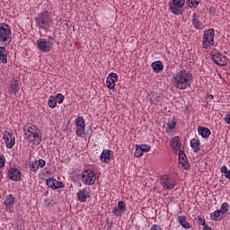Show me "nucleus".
Returning a JSON list of instances; mask_svg holds the SVG:
<instances>
[{
    "label": "nucleus",
    "instance_id": "nucleus-1",
    "mask_svg": "<svg viewBox=\"0 0 230 230\" xmlns=\"http://www.w3.org/2000/svg\"><path fill=\"white\" fill-rule=\"evenodd\" d=\"M191 80H193V75L188 70L179 71L172 76L174 87L182 91L191 87Z\"/></svg>",
    "mask_w": 230,
    "mask_h": 230
},
{
    "label": "nucleus",
    "instance_id": "nucleus-2",
    "mask_svg": "<svg viewBox=\"0 0 230 230\" xmlns=\"http://www.w3.org/2000/svg\"><path fill=\"white\" fill-rule=\"evenodd\" d=\"M25 139L33 141L34 145H40L42 142V136H40V129L37 128V126L33 124H28L24 127Z\"/></svg>",
    "mask_w": 230,
    "mask_h": 230
},
{
    "label": "nucleus",
    "instance_id": "nucleus-3",
    "mask_svg": "<svg viewBox=\"0 0 230 230\" xmlns=\"http://www.w3.org/2000/svg\"><path fill=\"white\" fill-rule=\"evenodd\" d=\"M35 21L36 26L39 28V30L48 31L49 29V22H51V13L43 11L37 15Z\"/></svg>",
    "mask_w": 230,
    "mask_h": 230
},
{
    "label": "nucleus",
    "instance_id": "nucleus-4",
    "mask_svg": "<svg viewBox=\"0 0 230 230\" xmlns=\"http://www.w3.org/2000/svg\"><path fill=\"white\" fill-rule=\"evenodd\" d=\"M186 4V0H172L169 4V8L173 15H182V8Z\"/></svg>",
    "mask_w": 230,
    "mask_h": 230
},
{
    "label": "nucleus",
    "instance_id": "nucleus-5",
    "mask_svg": "<svg viewBox=\"0 0 230 230\" xmlns=\"http://www.w3.org/2000/svg\"><path fill=\"white\" fill-rule=\"evenodd\" d=\"M215 44V30L208 29L205 31L203 36V48L208 49V48H211Z\"/></svg>",
    "mask_w": 230,
    "mask_h": 230
},
{
    "label": "nucleus",
    "instance_id": "nucleus-6",
    "mask_svg": "<svg viewBox=\"0 0 230 230\" xmlns=\"http://www.w3.org/2000/svg\"><path fill=\"white\" fill-rule=\"evenodd\" d=\"M12 39V30L10 26L6 23H2L0 25V42H6Z\"/></svg>",
    "mask_w": 230,
    "mask_h": 230
},
{
    "label": "nucleus",
    "instance_id": "nucleus-7",
    "mask_svg": "<svg viewBox=\"0 0 230 230\" xmlns=\"http://www.w3.org/2000/svg\"><path fill=\"white\" fill-rule=\"evenodd\" d=\"M164 190H173L175 188V179L170 176V174H164L160 179Z\"/></svg>",
    "mask_w": 230,
    "mask_h": 230
},
{
    "label": "nucleus",
    "instance_id": "nucleus-8",
    "mask_svg": "<svg viewBox=\"0 0 230 230\" xmlns=\"http://www.w3.org/2000/svg\"><path fill=\"white\" fill-rule=\"evenodd\" d=\"M38 49L42 51V53H49L51 51V48H53V44L51 41H48L46 39H39L37 40Z\"/></svg>",
    "mask_w": 230,
    "mask_h": 230
},
{
    "label": "nucleus",
    "instance_id": "nucleus-9",
    "mask_svg": "<svg viewBox=\"0 0 230 230\" xmlns=\"http://www.w3.org/2000/svg\"><path fill=\"white\" fill-rule=\"evenodd\" d=\"M96 177V173L93 172L92 170H86L82 174V181L84 182V184L91 186L95 182L94 178Z\"/></svg>",
    "mask_w": 230,
    "mask_h": 230
},
{
    "label": "nucleus",
    "instance_id": "nucleus-10",
    "mask_svg": "<svg viewBox=\"0 0 230 230\" xmlns=\"http://www.w3.org/2000/svg\"><path fill=\"white\" fill-rule=\"evenodd\" d=\"M212 60L217 64V66H227V58L220 52L213 54Z\"/></svg>",
    "mask_w": 230,
    "mask_h": 230
},
{
    "label": "nucleus",
    "instance_id": "nucleus-11",
    "mask_svg": "<svg viewBox=\"0 0 230 230\" xmlns=\"http://www.w3.org/2000/svg\"><path fill=\"white\" fill-rule=\"evenodd\" d=\"M87 199H91V190L89 188H84L77 192L79 202H86Z\"/></svg>",
    "mask_w": 230,
    "mask_h": 230
},
{
    "label": "nucleus",
    "instance_id": "nucleus-12",
    "mask_svg": "<svg viewBox=\"0 0 230 230\" xmlns=\"http://www.w3.org/2000/svg\"><path fill=\"white\" fill-rule=\"evenodd\" d=\"M7 175L11 181H21V171L17 168H11L8 170Z\"/></svg>",
    "mask_w": 230,
    "mask_h": 230
},
{
    "label": "nucleus",
    "instance_id": "nucleus-13",
    "mask_svg": "<svg viewBox=\"0 0 230 230\" xmlns=\"http://www.w3.org/2000/svg\"><path fill=\"white\" fill-rule=\"evenodd\" d=\"M117 80H118V74H116V73L109 74L107 80H106L108 89H114V87H116Z\"/></svg>",
    "mask_w": 230,
    "mask_h": 230
},
{
    "label": "nucleus",
    "instance_id": "nucleus-14",
    "mask_svg": "<svg viewBox=\"0 0 230 230\" xmlns=\"http://www.w3.org/2000/svg\"><path fill=\"white\" fill-rule=\"evenodd\" d=\"M112 155H114L112 150L104 149L101 154L100 160L102 163H111V157Z\"/></svg>",
    "mask_w": 230,
    "mask_h": 230
},
{
    "label": "nucleus",
    "instance_id": "nucleus-15",
    "mask_svg": "<svg viewBox=\"0 0 230 230\" xmlns=\"http://www.w3.org/2000/svg\"><path fill=\"white\" fill-rule=\"evenodd\" d=\"M19 89H21V85L19 84V80L17 79L12 80L9 84V93L11 94H17V93H19Z\"/></svg>",
    "mask_w": 230,
    "mask_h": 230
},
{
    "label": "nucleus",
    "instance_id": "nucleus-16",
    "mask_svg": "<svg viewBox=\"0 0 230 230\" xmlns=\"http://www.w3.org/2000/svg\"><path fill=\"white\" fill-rule=\"evenodd\" d=\"M4 139L6 143L7 148H13V145H15V137H13V134L7 133L4 135Z\"/></svg>",
    "mask_w": 230,
    "mask_h": 230
},
{
    "label": "nucleus",
    "instance_id": "nucleus-17",
    "mask_svg": "<svg viewBox=\"0 0 230 230\" xmlns=\"http://www.w3.org/2000/svg\"><path fill=\"white\" fill-rule=\"evenodd\" d=\"M225 217H226V214H224V212H222V210L220 209H217L210 214V218L214 222H218L219 220L224 219Z\"/></svg>",
    "mask_w": 230,
    "mask_h": 230
},
{
    "label": "nucleus",
    "instance_id": "nucleus-18",
    "mask_svg": "<svg viewBox=\"0 0 230 230\" xmlns=\"http://www.w3.org/2000/svg\"><path fill=\"white\" fill-rule=\"evenodd\" d=\"M171 146L175 152L181 151V146H182L181 138H179V137H173L171 140Z\"/></svg>",
    "mask_w": 230,
    "mask_h": 230
},
{
    "label": "nucleus",
    "instance_id": "nucleus-19",
    "mask_svg": "<svg viewBox=\"0 0 230 230\" xmlns=\"http://www.w3.org/2000/svg\"><path fill=\"white\" fill-rule=\"evenodd\" d=\"M192 26L196 30H202V22H200V16L194 13L192 15Z\"/></svg>",
    "mask_w": 230,
    "mask_h": 230
},
{
    "label": "nucleus",
    "instance_id": "nucleus-20",
    "mask_svg": "<svg viewBox=\"0 0 230 230\" xmlns=\"http://www.w3.org/2000/svg\"><path fill=\"white\" fill-rule=\"evenodd\" d=\"M177 221L183 229H190L191 226L188 223L186 216H179Z\"/></svg>",
    "mask_w": 230,
    "mask_h": 230
},
{
    "label": "nucleus",
    "instance_id": "nucleus-21",
    "mask_svg": "<svg viewBox=\"0 0 230 230\" xmlns=\"http://www.w3.org/2000/svg\"><path fill=\"white\" fill-rule=\"evenodd\" d=\"M198 132H199V135L204 138L209 137V136H211V130H209V128L202 127V126L198 127Z\"/></svg>",
    "mask_w": 230,
    "mask_h": 230
},
{
    "label": "nucleus",
    "instance_id": "nucleus-22",
    "mask_svg": "<svg viewBox=\"0 0 230 230\" xmlns=\"http://www.w3.org/2000/svg\"><path fill=\"white\" fill-rule=\"evenodd\" d=\"M190 146L194 150L195 154L200 152V140L197 138L190 139Z\"/></svg>",
    "mask_w": 230,
    "mask_h": 230
},
{
    "label": "nucleus",
    "instance_id": "nucleus-23",
    "mask_svg": "<svg viewBox=\"0 0 230 230\" xmlns=\"http://www.w3.org/2000/svg\"><path fill=\"white\" fill-rule=\"evenodd\" d=\"M151 66L154 69L155 73H161V71L164 69V65H163L161 61L153 62Z\"/></svg>",
    "mask_w": 230,
    "mask_h": 230
},
{
    "label": "nucleus",
    "instance_id": "nucleus-24",
    "mask_svg": "<svg viewBox=\"0 0 230 230\" xmlns=\"http://www.w3.org/2000/svg\"><path fill=\"white\" fill-rule=\"evenodd\" d=\"M13 204H15V197H13L12 194L7 195L4 201V206L8 208V206H13Z\"/></svg>",
    "mask_w": 230,
    "mask_h": 230
},
{
    "label": "nucleus",
    "instance_id": "nucleus-25",
    "mask_svg": "<svg viewBox=\"0 0 230 230\" xmlns=\"http://www.w3.org/2000/svg\"><path fill=\"white\" fill-rule=\"evenodd\" d=\"M75 125L77 128H85V120L84 119V117H77L75 119Z\"/></svg>",
    "mask_w": 230,
    "mask_h": 230
},
{
    "label": "nucleus",
    "instance_id": "nucleus-26",
    "mask_svg": "<svg viewBox=\"0 0 230 230\" xmlns=\"http://www.w3.org/2000/svg\"><path fill=\"white\" fill-rule=\"evenodd\" d=\"M186 4L189 6V8H197L199 4V0H187Z\"/></svg>",
    "mask_w": 230,
    "mask_h": 230
},
{
    "label": "nucleus",
    "instance_id": "nucleus-27",
    "mask_svg": "<svg viewBox=\"0 0 230 230\" xmlns=\"http://www.w3.org/2000/svg\"><path fill=\"white\" fill-rule=\"evenodd\" d=\"M150 102L153 103V105H157V103H161V95H158V94L152 95Z\"/></svg>",
    "mask_w": 230,
    "mask_h": 230
},
{
    "label": "nucleus",
    "instance_id": "nucleus-28",
    "mask_svg": "<svg viewBox=\"0 0 230 230\" xmlns=\"http://www.w3.org/2000/svg\"><path fill=\"white\" fill-rule=\"evenodd\" d=\"M179 163L184 170H190V168H191V164H190V161L188 159L183 161L180 160Z\"/></svg>",
    "mask_w": 230,
    "mask_h": 230
},
{
    "label": "nucleus",
    "instance_id": "nucleus-29",
    "mask_svg": "<svg viewBox=\"0 0 230 230\" xmlns=\"http://www.w3.org/2000/svg\"><path fill=\"white\" fill-rule=\"evenodd\" d=\"M118 209H119L122 213L127 211V204L125 203V201L120 200L118 202Z\"/></svg>",
    "mask_w": 230,
    "mask_h": 230
},
{
    "label": "nucleus",
    "instance_id": "nucleus-30",
    "mask_svg": "<svg viewBox=\"0 0 230 230\" xmlns=\"http://www.w3.org/2000/svg\"><path fill=\"white\" fill-rule=\"evenodd\" d=\"M48 105L50 107V109H55V107H57V100L55 97L50 96V100H49Z\"/></svg>",
    "mask_w": 230,
    "mask_h": 230
},
{
    "label": "nucleus",
    "instance_id": "nucleus-31",
    "mask_svg": "<svg viewBox=\"0 0 230 230\" xmlns=\"http://www.w3.org/2000/svg\"><path fill=\"white\" fill-rule=\"evenodd\" d=\"M221 211V213H223L224 215H226V213H227V211H229V203L227 202H224L221 205V208L219 209Z\"/></svg>",
    "mask_w": 230,
    "mask_h": 230
},
{
    "label": "nucleus",
    "instance_id": "nucleus-32",
    "mask_svg": "<svg viewBox=\"0 0 230 230\" xmlns=\"http://www.w3.org/2000/svg\"><path fill=\"white\" fill-rule=\"evenodd\" d=\"M66 186L62 181L54 180V187L53 190H59V188H64Z\"/></svg>",
    "mask_w": 230,
    "mask_h": 230
},
{
    "label": "nucleus",
    "instance_id": "nucleus-33",
    "mask_svg": "<svg viewBox=\"0 0 230 230\" xmlns=\"http://www.w3.org/2000/svg\"><path fill=\"white\" fill-rule=\"evenodd\" d=\"M46 184H47V186H49V188H51L53 190V188L55 186V179H53V178L47 179Z\"/></svg>",
    "mask_w": 230,
    "mask_h": 230
},
{
    "label": "nucleus",
    "instance_id": "nucleus-34",
    "mask_svg": "<svg viewBox=\"0 0 230 230\" xmlns=\"http://www.w3.org/2000/svg\"><path fill=\"white\" fill-rule=\"evenodd\" d=\"M135 157H143V151L137 145L136 146Z\"/></svg>",
    "mask_w": 230,
    "mask_h": 230
},
{
    "label": "nucleus",
    "instance_id": "nucleus-35",
    "mask_svg": "<svg viewBox=\"0 0 230 230\" xmlns=\"http://www.w3.org/2000/svg\"><path fill=\"white\" fill-rule=\"evenodd\" d=\"M112 213L115 217H121V215L123 214L122 210H120L119 208H118V207H114L112 209Z\"/></svg>",
    "mask_w": 230,
    "mask_h": 230
},
{
    "label": "nucleus",
    "instance_id": "nucleus-36",
    "mask_svg": "<svg viewBox=\"0 0 230 230\" xmlns=\"http://www.w3.org/2000/svg\"><path fill=\"white\" fill-rule=\"evenodd\" d=\"M188 159V156H186V153H184L183 150L179 151V161H185Z\"/></svg>",
    "mask_w": 230,
    "mask_h": 230
},
{
    "label": "nucleus",
    "instance_id": "nucleus-37",
    "mask_svg": "<svg viewBox=\"0 0 230 230\" xmlns=\"http://www.w3.org/2000/svg\"><path fill=\"white\" fill-rule=\"evenodd\" d=\"M31 172H37L39 170V165L37 164V161L31 162L30 164Z\"/></svg>",
    "mask_w": 230,
    "mask_h": 230
},
{
    "label": "nucleus",
    "instance_id": "nucleus-38",
    "mask_svg": "<svg viewBox=\"0 0 230 230\" xmlns=\"http://www.w3.org/2000/svg\"><path fill=\"white\" fill-rule=\"evenodd\" d=\"M56 103H62L64 102V96L62 93H58L55 97Z\"/></svg>",
    "mask_w": 230,
    "mask_h": 230
},
{
    "label": "nucleus",
    "instance_id": "nucleus-39",
    "mask_svg": "<svg viewBox=\"0 0 230 230\" xmlns=\"http://www.w3.org/2000/svg\"><path fill=\"white\" fill-rule=\"evenodd\" d=\"M197 219V224L199 226H206V219L202 218L200 216H198Z\"/></svg>",
    "mask_w": 230,
    "mask_h": 230
},
{
    "label": "nucleus",
    "instance_id": "nucleus-40",
    "mask_svg": "<svg viewBox=\"0 0 230 230\" xmlns=\"http://www.w3.org/2000/svg\"><path fill=\"white\" fill-rule=\"evenodd\" d=\"M140 147V150H142V153L145 154V152H150V146L148 145H141L138 146Z\"/></svg>",
    "mask_w": 230,
    "mask_h": 230
},
{
    "label": "nucleus",
    "instance_id": "nucleus-41",
    "mask_svg": "<svg viewBox=\"0 0 230 230\" xmlns=\"http://www.w3.org/2000/svg\"><path fill=\"white\" fill-rule=\"evenodd\" d=\"M76 136H84L85 134V128H77L75 131Z\"/></svg>",
    "mask_w": 230,
    "mask_h": 230
},
{
    "label": "nucleus",
    "instance_id": "nucleus-42",
    "mask_svg": "<svg viewBox=\"0 0 230 230\" xmlns=\"http://www.w3.org/2000/svg\"><path fill=\"white\" fill-rule=\"evenodd\" d=\"M175 127H177L176 121H172V122L167 123V128H169V130H173V128H175Z\"/></svg>",
    "mask_w": 230,
    "mask_h": 230
},
{
    "label": "nucleus",
    "instance_id": "nucleus-43",
    "mask_svg": "<svg viewBox=\"0 0 230 230\" xmlns=\"http://www.w3.org/2000/svg\"><path fill=\"white\" fill-rule=\"evenodd\" d=\"M46 166V161L44 159H40L38 161V168H44Z\"/></svg>",
    "mask_w": 230,
    "mask_h": 230
},
{
    "label": "nucleus",
    "instance_id": "nucleus-44",
    "mask_svg": "<svg viewBox=\"0 0 230 230\" xmlns=\"http://www.w3.org/2000/svg\"><path fill=\"white\" fill-rule=\"evenodd\" d=\"M0 60L3 64H6L8 62V59L6 58V54L0 56Z\"/></svg>",
    "mask_w": 230,
    "mask_h": 230
},
{
    "label": "nucleus",
    "instance_id": "nucleus-45",
    "mask_svg": "<svg viewBox=\"0 0 230 230\" xmlns=\"http://www.w3.org/2000/svg\"><path fill=\"white\" fill-rule=\"evenodd\" d=\"M5 163H6V161L4 160V158L0 156V170H1V168H4Z\"/></svg>",
    "mask_w": 230,
    "mask_h": 230
},
{
    "label": "nucleus",
    "instance_id": "nucleus-46",
    "mask_svg": "<svg viewBox=\"0 0 230 230\" xmlns=\"http://www.w3.org/2000/svg\"><path fill=\"white\" fill-rule=\"evenodd\" d=\"M3 55H6V48L0 47V57Z\"/></svg>",
    "mask_w": 230,
    "mask_h": 230
},
{
    "label": "nucleus",
    "instance_id": "nucleus-47",
    "mask_svg": "<svg viewBox=\"0 0 230 230\" xmlns=\"http://www.w3.org/2000/svg\"><path fill=\"white\" fill-rule=\"evenodd\" d=\"M228 171H229V170H227V166L223 165V166L221 167V173H225V175H226Z\"/></svg>",
    "mask_w": 230,
    "mask_h": 230
},
{
    "label": "nucleus",
    "instance_id": "nucleus-48",
    "mask_svg": "<svg viewBox=\"0 0 230 230\" xmlns=\"http://www.w3.org/2000/svg\"><path fill=\"white\" fill-rule=\"evenodd\" d=\"M225 121H226V123H227V125H230V114L226 115L225 117Z\"/></svg>",
    "mask_w": 230,
    "mask_h": 230
},
{
    "label": "nucleus",
    "instance_id": "nucleus-49",
    "mask_svg": "<svg viewBox=\"0 0 230 230\" xmlns=\"http://www.w3.org/2000/svg\"><path fill=\"white\" fill-rule=\"evenodd\" d=\"M150 230H163L161 229V226H157V225H154Z\"/></svg>",
    "mask_w": 230,
    "mask_h": 230
},
{
    "label": "nucleus",
    "instance_id": "nucleus-50",
    "mask_svg": "<svg viewBox=\"0 0 230 230\" xmlns=\"http://www.w3.org/2000/svg\"><path fill=\"white\" fill-rule=\"evenodd\" d=\"M225 177L230 181V170L225 174Z\"/></svg>",
    "mask_w": 230,
    "mask_h": 230
},
{
    "label": "nucleus",
    "instance_id": "nucleus-51",
    "mask_svg": "<svg viewBox=\"0 0 230 230\" xmlns=\"http://www.w3.org/2000/svg\"><path fill=\"white\" fill-rule=\"evenodd\" d=\"M203 227V230H212L211 227H209L208 225L204 226Z\"/></svg>",
    "mask_w": 230,
    "mask_h": 230
},
{
    "label": "nucleus",
    "instance_id": "nucleus-52",
    "mask_svg": "<svg viewBox=\"0 0 230 230\" xmlns=\"http://www.w3.org/2000/svg\"><path fill=\"white\" fill-rule=\"evenodd\" d=\"M3 180V172L0 171V181Z\"/></svg>",
    "mask_w": 230,
    "mask_h": 230
},
{
    "label": "nucleus",
    "instance_id": "nucleus-53",
    "mask_svg": "<svg viewBox=\"0 0 230 230\" xmlns=\"http://www.w3.org/2000/svg\"><path fill=\"white\" fill-rule=\"evenodd\" d=\"M208 98H209V100H213L215 97L212 94H210V95H208Z\"/></svg>",
    "mask_w": 230,
    "mask_h": 230
},
{
    "label": "nucleus",
    "instance_id": "nucleus-54",
    "mask_svg": "<svg viewBox=\"0 0 230 230\" xmlns=\"http://www.w3.org/2000/svg\"><path fill=\"white\" fill-rule=\"evenodd\" d=\"M49 40H53V38H52V37H49Z\"/></svg>",
    "mask_w": 230,
    "mask_h": 230
},
{
    "label": "nucleus",
    "instance_id": "nucleus-55",
    "mask_svg": "<svg viewBox=\"0 0 230 230\" xmlns=\"http://www.w3.org/2000/svg\"><path fill=\"white\" fill-rule=\"evenodd\" d=\"M110 227H112V224L110 225Z\"/></svg>",
    "mask_w": 230,
    "mask_h": 230
}]
</instances>
